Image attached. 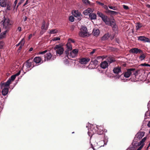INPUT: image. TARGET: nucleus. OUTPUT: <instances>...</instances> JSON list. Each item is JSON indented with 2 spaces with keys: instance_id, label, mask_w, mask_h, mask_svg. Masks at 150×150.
<instances>
[{
  "instance_id": "nucleus-27",
  "label": "nucleus",
  "mask_w": 150,
  "mask_h": 150,
  "mask_svg": "<svg viewBox=\"0 0 150 150\" xmlns=\"http://www.w3.org/2000/svg\"><path fill=\"white\" fill-rule=\"evenodd\" d=\"M110 37V35L108 33L105 34L101 38L102 40H105L108 39Z\"/></svg>"
},
{
  "instance_id": "nucleus-57",
  "label": "nucleus",
  "mask_w": 150,
  "mask_h": 150,
  "mask_svg": "<svg viewBox=\"0 0 150 150\" xmlns=\"http://www.w3.org/2000/svg\"><path fill=\"white\" fill-rule=\"evenodd\" d=\"M18 2V0H16L14 3V8L15 7Z\"/></svg>"
},
{
  "instance_id": "nucleus-30",
  "label": "nucleus",
  "mask_w": 150,
  "mask_h": 150,
  "mask_svg": "<svg viewBox=\"0 0 150 150\" xmlns=\"http://www.w3.org/2000/svg\"><path fill=\"white\" fill-rule=\"evenodd\" d=\"M107 13H108L110 14H111L115 15L117 14L118 13L117 12L115 11H111L110 10H108L107 12Z\"/></svg>"
},
{
  "instance_id": "nucleus-60",
  "label": "nucleus",
  "mask_w": 150,
  "mask_h": 150,
  "mask_svg": "<svg viewBox=\"0 0 150 150\" xmlns=\"http://www.w3.org/2000/svg\"><path fill=\"white\" fill-rule=\"evenodd\" d=\"M103 6H104V8L107 10L106 11V12H107V11L108 10V7L106 5H104Z\"/></svg>"
},
{
  "instance_id": "nucleus-25",
  "label": "nucleus",
  "mask_w": 150,
  "mask_h": 150,
  "mask_svg": "<svg viewBox=\"0 0 150 150\" xmlns=\"http://www.w3.org/2000/svg\"><path fill=\"white\" fill-rule=\"evenodd\" d=\"M143 26V24L142 23L138 22L136 24V30H139L140 28Z\"/></svg>"
},
{
  "instance_id": "nucleus-24",
  "label": "nucleus",
  "mask_w": 150,
  "mask_h": 150,
  "mask_svg": "<svg viewBox=\"0 0 150 150\" xmlns=\"http://www.w3.org/2000/svg\"><path fill=\"white\" fill-rule=\"evenodd\" d=\"M6 4L7 0H1L0 2V5L2 7H6Z\"/></svg>"
},
{
  "instance_id": "nucleus-33",
  "label": "nucleus",
  "mask_w": 150,
  "mask_h": 150,
  "mask_svg": "<svg viewBox=\"0 0 150 150\" xmlns=\"http://www.w3.org/2000/svg\"><path fill=\"white\" fill-rule=\"evenodd\" d=\"M98 143L95 142H93L91 144V147L92 149H93L94 150H95L94 147L96 146H97Z\"/></svg>"
},
{
  "instance_id": "nucleus-13",
  "label": "nucleus",
  "mask_w": 150,
  "mask_h": 150,
  "mask_svg": "<svg viewBox=\"0 0 150 150\" xmlns=\"http://www.w3.org/2000/svg\"><path fill=\"white\" fill-rule=\"evenodd\" d=\"M144 134L145 132H139L135 135V138H137L138 139H140L144 135Z\"/></svg>"
},
{
  "instance_id": "nucleus-46",
  "label": "nucleus",
  "mask_w": 150,
  "mask_h": 150,
  "mask_svg": "<svg viewBox=\"0 0 150 150\" xmlns=\"http://www.w3.org/2000/svg\"><path fill=\"white\" fill-rule=\"evenodd\" d=\"M139 58L140 59L142 60L144 59L145 58V56L144 54H142L141 55Z\"/></svg>"
},
{
  "instance_id": "nucleus-54",
  "label": "nucleus",
  "mask_w": 150,
  "mask_h": 150,
  "mask_svg": "<svg viewBox=\"0 0 150 150\" xmlns=\"http://www.w3.org/2000/svg\"><path fill=\"white\" fill-rule=\"evenodd\" d=\"M144 144H142L141 145L140 147L138 149L139 150H141V149L144 146Z\"/></svg>"
},
{
  "instance_id": "nucleus-50",
  "label": "nucleus",
  "mask_w": 150,
  "mask_h": 150,
  "mask_svg": "<svg viewBox=\"0 0 150 150\" xmlns=\"http://www.w3.org/2000/svg\"><path fill=\"white\" fill-rule=\"evenodd\" d=\"M83 14L84 15H85L86 16L89 13V12L87 11V10H86L84 11L83 12Z\"/></svg>"
},
{
  "instance_id": "nucleus-26",
  "label": "nucleus",
  "mask_w": 150,
  "mask_h": 150,
  "mask_svg": "<svg viewBox=\"0 0 150 150\" xmlns=\"http://www.w3.org/2000/svg\"><path fill=\"white\" fill-rule=\"evenodd\" d=\"M108 62L110 63L115 62V60L114 58L112 57H109L107 59Z\"/></svg>"
},
{
  "instance_id": "nucleus-6",
  "label": "nucleus",
  "mask_w": 150,
  "mask_h": 150,
  "mask_svg": "<svg viewBox=\"0 0 150 150\" xmlns=\"http://www.w3.org/2000/svg\"><path fill=\"white\" fill-rule=\"evenodd\" d=\"M87 29L85 27L82 26L80 29V31L79 33V35L81 37H84L87 36Z\"/></svg>"
},
{
  "instance_id": "nucleus-19",
  "label": "nucleus",
  "mask_w": 150,
  "mask_h": 150,
  "mask_svg": "<svg viewBox=\"0 0 150 150\" xmlns=\"http://www.w3.org/2000/svg\"><path fill=\"white\" fill-rule=\"evenodd\" d=\"M72 14L76 17L80 16L81 15V13L78 10L73 11L72 12Z\"/></svg>"
},
{
  "instance_id": "nucleus-64",
  "label": "nucleus",
  "mask_w": 150,
  "mask_h": 150,
  "mask_svg": "<svg viewBox=\"0 0 150 150\" xmlns=\"http://www.w3.org/2000/svg\"><path fill=\"white\" fill-rule=\"evenodd\" d=\"M32 34H30L29 35V37H28V38L29 39H30L32 37Z\"/></svg>"
},
{
  "instance_id": "nucleus-37",
  "label": "nucleus",
  "mask_w": 150,
  "mask_h": 150,
  "mask_svg": "<svg viewBox=\"0 0 150 150\" xmlns=\"http://www.w3.org/2000/svg\"><path fill=\"white\" fill-rule=\"evenodd\" d=\"M146 137H144L142 140L139 142V145H141L142 144H144V143L145 141L146 140Z\"/></svg>"
},
{
  "instance_id": "nucleus-61",
  "label": "nucleus",
  "mask_w": 150,
  "mask_h": 150,
  "mask_svg": "<svg viewBox=\"0 0 150 150\" xmlns=\"http://www.w3.org/2000/svg\"><path fill=\"white\" fill-rule=\"evenodd\" d=\"M18 30L19 31H21V27H19L18 28Z\"/></svg>"
},
{
  "instance_id": "nucleus-35",
  "label": "nucleus",
  "mask_w": 150,
  "mask_h": 150,
  "mask_svg": "<svg viewBox=\"0 0 150 150\" xmlns=\"http://www.w3.org/2000/svg\"><path fill=\"white\" fill-rule=\"evenodd\" d=\"M11 2H9L6 4L7 9L8 10H11Z\"/></svg>"
},
{
  "instance_id": "nucleus-41",
  "label": "nucleus",
  "mask_w": 150,
  "mask_h": 150,
  "mask_svg": "<svg viewBox=\"0 0 150 150\" xmlns=\"http://www.w3.org/2000/svg\"><path fill=\"white\" fill-rule=\"evenodd\" d=\"M97 14L99 17L101 18L104 15L102 13L100 12L99 11L97 12Z\"/></svg>"
},
{
  "instance_id": "nucleus-52",
  "label": "nucleus",
  "mask_w": 150,
  "mask_h": 150,
  "mask_svg": "<svg viewBox=\"0 0 150 150\" xmlns=\"http://www.w3.org/2000/svg\"><path fill=\"white\" fill-rule=\"evenodd\" d=\"M123 7L124 9L126 10H128L129 9V7L126 5H123Z\"/></svg>"
},
{
  "instance_id": "nucleus-15",
  "label": "nucleus",
  "mask_w": 150,
  "mask_h": 150,
  "mask_svg": "<svg viewBox=\"0 0 150 150\" xmlns=\"http://www.w3.org/2000/svg\"><path fill=\"white\" fill-rule=\"evenodd\" d=\"M101 18L106 24H109L108 21L110 19L107 16L104 15Z\"/></svg>"
},
{
  "instance_id": "nucleus-28",
  "label": "nucleus",
  "mask_w": 150,
  "mask_h": 150,
  "mask_svg": "<svg viewBox=\"0 0 150 150\" xmlns=\"http://www.w3.org/2000/svg\"><path fill=\"white\" fill-rule=\"evenodd\" d=\"M8 31V30H6L4 32L1 33L0 35V40L5 37L6 33Z\"/></svg>"
},
{
  "instance_id": "nucleus-63",
  "label": "nucleus",
  "mask_w": 150,
  "mask_h": 150,
  "mask_svg": "<svg viewBox=\"0 0 150 150\" xmlns=\"http://www.w3.org/2000/svg\"><path fill=\"white\" fill-rule=\"evenodd\" d=\"M28 4V0H27L26 2L23 4V6H25Z\"/></svg>"
},
{
  "instance_id": "nucleus-8",
  "label": "nucleus",
  "mask_w": 150,
  "mask_h": 150,
  "mask_svg": "<svg viewBox=\"0 0 150 150\" xmlns=\"http://www.w3.org/2000/svg\"><path fill=\"white\" fill-rule=\"evenodd\" d=\"M78 52L79 50L78 49H74L70 52L69 55L72 58L75 57L77 56Z\"/></svg>"
},
{
  "instance_id": "nucleus-12",
  "label": "nucleus",
  "mask_w": 150,
  "mask_h": 150,
  "mask_svg": "<svg viewBox=\"0 0 150 150\" xmlns=\"http://www.w3.org/2000/svg\"><path fill=\"white\" fill-rule=\"evenodd\" d=\"M90 60L88 58H82L79 60V62L81 64H86Z\"/></svg>"
},
{
  "instance_id": "nucleus-42",
  "label": "nucleus",
  "mask_w": 150,
  "mask_h": 150,
  "mask_svg": "<svg viewBox=\"0 0 150 150\" xmlns=\"http://www.w3.org/2000/svg\"><path fill=\"white\" fill-rule=\"evenodd\" d=\"M74 18L72 16H71L69 17V20L71 22H73L74 21Z\"/></svg>"
},
{
  "instance_id": "nucleus-2",
  "label": "nucleus",
  "mask_w": 150,
  "mask_h": 150,
  "mask_svg": "<svg viewBox=\"0 0 150 150\" xmlns=\"http://www.w3.org/2000/svg\"><path fill=\"white\" fill-rule=\"evenodd\" d=\"M10 21V20L9 18H7L4 16V19L2 21V22H3V28L8 30L12 24Z\"/></svg>"
},
{
  "instance_id": "nucleus-43",
  "label": "nucleus",
  "mask_w": 150,
  "mask_h": 150,
  "mask_svg": "<svg viewBox=\"0 0 150 150\" xmlns=\"http://www.w3.org/2000/svg\"><path fill=\"white\" fill-rule=\"evenodd\" d=\"M16 76L14 74V75H12L11 76V79H10L11 80V82L12 81H13L16 78Z\"/></svg>"
},
{
  "instance_id": "nucleus-1",
  "label": "nucleus",
  "mask_w": 150,
  "mask_h": 150,
  "mask_svg": "<svg viewBox=\"0 0 150 150\" xmlns=\"http://www.w3.org/2000/svg\"><path fill=\"white\" fill-rule=\"evenodd\" d=\"M44 55V58L45 61H52L54 60L56 58V56L55 55H52V54L50 52H47V50H45L43 51H40L39 52V54Z\"/></svg>"
},
{
  "instance_id": "nucleus-3",
  "label": "nucleus",
  "mask_w": 150,
  "mask_h": 150,
  "mask_svg": "<svg viewBox=\"0 0 150 150\" xmlns=\"http://www.w3.org/2000/svg\"><path fill=\"white\" fill-rule=\"evenodd\" d=\"M34 67V63L33 62H30V60H27L24 64L23 68L25 69L26 71H28L31 70Z\"/></svg>"
},
{
  "instance_id": "nucleus-17",
  "label": "nucleus",
  "mask_w": 150,
  "mask_h": 150,
  "mask_svg": "<svg viewBox=\"0 0 150 150\" xmlns=\"http://www.w3.org/2000/svg\"><path fill=\"white\" fill-rule=\"evenodd\" d=\"M113 71L114 73L118 74L119 73L121 72V67L119 66L115 67L113 69Z\"/></svg>"
},
{
  "instance_id": "nucleus-48",
  "label": "nucleus",
  "mask_w": 150,
  "mask_h": 150,
  "mask_svg": "<svg viewBox=\"0 0 150 150\" xmlns=\"http://www.w3.org/2000/svg\"><path fill=\"white\" fill-rule=\"evenodd\" d=\"M86 10H87V11L89 12V13H90L93 12V10L90 8H88L86 9Z\"/></svg>"
},
{
  "instance_id": "nucleus-62",
  "label": "nucleus",
  "mask_w": 150,
  "mask_h": 150,
  "mask_svg": "<svg viewBox=\"0 0 150 150\" xmlns=\"http://www.w3.org/2000/svg\"><path fill=\"white\" fill-rule=\"evenodd\" d=\"M97 59H102V57L101 56H99L97 57Z\"/></svg>"
},
{
  "instance_id": "nucleus-44",
  "label": "nucleus",
  "mask_w": 150,
  "mask_h": 150,
  "mask_svg": "<svg viewBox=\"0 0 150 150\" xmlns=\"http://www.w3.org/2000/svg\"><path fill=\"white\" fill-rule=\"evenodd\" d=\"M69 51L70 50H69L68 49H67L65 51V53L67 57H70V56L69 55L70 53H69Z\"/></svg>"
},
{
  "instance_id": "nucleus-39",
  "label": "nucleus",
  "mask_w": 150,
  "mask_h": 150,
  "mask_svg": "<svg viewBox=\"0 0 150 150\" xmlns=\"http://www.w3.org/2000/svg\"><path fill=\"white\" fill-rule=\"evenodd\" d=\"M25 40L24 39H23L21 40L19 42L20 43V45H21V46H23L25 43Z\"/></svg>"
},
{
  "instance_id": "nucleus-56",
  "label": "nucleus",
  "mask_w": 150,
  "mask_h": 150,
  "mask_svg": "<svg viewBox=\"0 0 150 150\" xmlns=\"http://www.w3.org/2000/svg\"><path fill=\"white\" fill-rule=\"evenodd\" d=\"M96 50L95 49H93V51L90 53V55H92L95 53L96 52Z\"/></svg>"
},
{
  "instance_id": "nucleus-47",
  "label": "nucleus",
  "mask_w": 150,
  "mask_h": 150,
  "mask_svg": "<svg viewBox=\"0 0 150 150\" xmlns=\"http://www.w3.org/2000/svg\"><path fill=\"white\" fill-rule=\"evenodd\" d=\"M60 40V38L59 37H54L52 39V40L53 41H56L57 40Z\"/></svg>"
},
{
  "instance_id": "nucleus-34",
  "label": "nucleus",
  "mask_w": 150,
  "mask_h": 150,
  "mask_svg": "<svg viewBox=\"0 0 150 150\" xmlns=\"http://www.w3.org/2000/svg\"><path fill=\"white\" fill-rule=\"evenodd\" d=\"M132 144L133 146H137L140 145H139V143L138 141L135 142L134 141H133V142L132 143Z\"/></svg>"
},
{
  "instance_id": "nucleus-14",
  "label": "nucleus",
  "mask_w": 150,
  "mask_h": 150,
  "mask_svg": "<svg viewBox=\"0 0 150 150\" xmlns=\"http://www.w3.org/2000/svg\"><path fill=\"white\" fill-rule=\"evenodd\" d=\"M108 63L106 61H104L101 62L100 64V67L103 69H105L108 67Z\"/></svg>"
},
{
  "instance_id": "nucleus-38",
  "label": "nucleus",
  "mask_w": 150,
  "mask_h": 150,
  "mask_svg": "<svg viewBox=\"0 0 150 150\" xmlns=\"http://www.w3.org/2000/svg\"><path fill=\"white\" fill-rule=\"evenodd\" d=\"M98 61L97 59H95L93 61L92 60L91 62L94 65H96L98 64V62H99Z\"/></svg>"
},
{
  "instance_id": "nucleus-58",
  "label": "nucleus",
  "mask_w": 150,
  "mask_h": 150,
  "mask_svg": "<svg viewBox=\"0 0 150 150\" xmlns=\"http://www.w3.org/2000/svg\"><path fill=\"white\" fill-rule=\"evenodd\" d=\"M109 8L110 9H113V10H115V7H113V6H109Z\"/></svg>"
},
{
  "instance_id": "nucleus-29",
  "label": "nucleus",
  "mask_w": 150,
  "mask_h": 150,
  "mask_svg": "<svg viewBox=\"0 0 150 150\" xmlns=\"http://www.w3.org/2000/svg\"><path fill=\"white\" fill-rule=\"evenodd\" d=\"M131 73L133 74L134 75L136 76L138 74V71L137 70H136L134 68H131Z\"/></svg>"
},
{
  "instance_id": "nucleus-20",
  "label": "nucleus",
  "mask_w": 150,
  "mask_h": 150,
  "mask_svg": "<svg viewBox=\"0 0 150 150\" xmlns=\"http://www.w3.org/2000/svg\"><path fill=\"white\" fill-rule=\"evenodd\" d=\"M98 130H97V133L99 135H101L103 134L104 132L103 129H101V127L98 126Z\"/></svg>"
},
{
  "instance_id": "nucleus-5",
  "label": "nucleus",
  "mask_w": 150,
  "mask_h": 150,
  "mask_svg": "<svg viewBox=\"0 0 150 150\" xmlns=\"http://www.w3.org/2000/svg\"><path fill=\"white\" fill-rule=\"evenodd\" d=\"M97 130L98 127L97 126H92L88 130V134L89 136L91 137V138L93 134L97 133Z\"/></svg>"
},
{
  "instance_id": "nucleus-10",
  "label": "nucleus",
  "mask_w": 150,
  "mask_h": 150,
  "mask_svg": "<svg viewBox=\"0 0 150 150\" xmlns=\"http://www.w3.org/2000/svg\"><path fill=\"white\" fill-rule=\"evenodd\" d=\"M129 52L136 54L141 53L142 52V50L136 48H134L131 49L129 50Z\"/></svg>"
},
{
  "instance_id": "nucleus-32",
  "label": "nucleus",
  "mask_w": 150,
  "mask_h": 150,
  "mask_svg": "<svg viewBox=\"0 0 150 150\" xmlns=\"http://www.w3.org/2000/svg\"><path fill=\"white\" fill-rule=\"evenodd\" d=\"M93 35L94 36H98L99 35L100 32L99 30L98 29L93 30Z\"/></svg>"
},
{
  "instance_id": "nucleus-31",
  "label": "nucleus",
  "mask_w": 150,
  "mask_h": 150,
  "mask_svg": "<svg viewBox=\"0 0 150 150\" xmlns=\"http://www.w3.org/2000/svg\"><path fill=\"white\" fill-rule=\"evenodd\" d=\"M66 46L67 49L69 50H72V45L70 43L68 42L66 44Z\"/></svg>"
},
{
  "instance_id": "nucleus-51",
  "label": "nucleus",
  "mask_w": 150,
  "mask_h": 150,
  "mask_svg": "<svg viewBox=\"0 0 150 150\" xmlns=\"http://www.w3.org/2000/svg\"><path fill=\"white\" fill-rule=\"evenodd\" d=\"M141 65L143 66L150 67V64L146 63L142 64Z\"/></svg>"
},
{
  "instance_id": "nucleus-9",
  "label": "nucleus",
  "mask_w": 150,
  "mask_h": 150,
  "mask_svg": "<svg viewBox=\"0 0 150 150\" xmlns=\"http://www.w3.org/2000/svg\"><path fill=\"white\" fill-rule=\"evenodd\" d=\"M137 38L138 40L143 41L144 42H150L149 39L145 36H141L138 37Z\"/></svg>"
},
{
  "instance_id": "nucleus-22",
  "label": "nucleus",
  "mask_w": 150,
  "mask_h": 150,
  "mask_svg": "<svg viewBox=\"0 0 150 150\" xmlns=\"http://www.w3.org/2000/svg\"><path fill=\"white\" fill-rule=\"evenodd\" d=\"M46 22L45 21H43L42 23V25L41 26V29L42 30H46L47 29L48 25H45Z\"/></svg>"
},
{
  "instance_id": "nucleus-59",
  "label": "nucleus",
  "mask_w": 150,
  "mask_h": 150,
  "mask_svg": "<svg viewBox=\"0 0 150 150\" xmlns=\"http://www.w3.org/2000/svg\"><path fill=\"white\" fill-rule=\"evenodd\" d=\"M20 73H21V71H18V72L15 75L16 76H18L20 74Z\"/></svg>"
},
{
  "instance_id": "nucleus-53",
  "label": "nucleus",
  "mask_w": 150,
  "mask_h": 150,
  "mask_svg": "<svg viewBox=\"0 0 150 150\" xmlns=\"http://www.w3.org/2000/svg\"><path fill=\"white\" fill-rule=\"evenodd\" d=\"M23 1H22V0H21L20 1H19V2L18 3V5L16 7V9L18 8L19 6L23 2Z\"/></svg>"
},
{
  "instance_id": "nucleus-18",
  "label": "nucleus",
  "mask_w": 150,
  "mask_h": 150,
  "mask_svg": "<svg viewBox=\"0 0 150 150\" xmlns=\"http://www.w3.org/2000/svg\"><path fill=\"white\" fill-rule=\"evenodd\" d=\"M109 24H106L108 25H110L112 26L113 28H116V24L114 21V20L110 21V19L108 21Z\"/></svg>"
},
{
  "instance_id": "nucleus-40",
  "label": "nucleus",
  "mask_w": 150,
  "mask_h": 150,
  "mask_svg": "<svg viewBox=\"0 0 150 150\" xmlns=\"http://www.w3.org/2000/svg\"><path fill=\"white\" fill-rule=\"evenodd\" d=\"M57 31L56 30H50V34H56L57 33Z\"/></svg>"
},
{
  "instance_id": "nucleus-11",
  "label": "nucleus",
  "mask_w": 150,
  "mask_h": 150,
  "mask_svg": "<svg viewBox=\"0 0 150 150\" xmlns=\"http://www.w3.org/2000/svg\"><path fill=\"white\" fill-rule=\"evenodd\" d=\"M43 58L42 57H36L34 58L33 61L36 64L42 63L43 62Z\"/></svg>"
},
{
  "instance_id": "nucleus-49",
  "label": "nucleus",
  "mask_w": 150,
  "mask_h": 150,
  "mask_svg": "<svg viewBox=\"0 0 150 150\" xmlns=\"http://www.w3.org/2000/svg\"><path fill=\"white\" fill-rule=\"evenodd\" d=\"M68 42H69L71 43V42H72L73 43H74L75 42V41L70 38L68 40Z\"/></svg>"
},
{
  "instance_id": "nucleus-21",
  "label": "nucleus",
  "mask_w": 150,
  "mask_h": 150,
  "mask_svg": "<svg viewBox=\"0 0 150 150\" xmlns=\"http://www.w3.org/2000/svg\"><path fill=\"white\" fill-rule=\"evenodd\" d=\"M8 89V88H4L2 89V93L3 95L5 96L8 94L9 90Z\"/></svg>"
},
{
  "instance_id": "nucleus-55",
  "label": "nucleus",
  "mask_w": 150,
  "mask_h": 150,
  "mask_svg": "<svg viewBox=\"0 0 150 150\" xmlns=\"http://www.w3.org/2000/svg\"><path fill=\"white\" fill-rule=\"evenodd\" d=\"M96 2L99 5H101V6H103V5H104V4L103 3H102L101 2H100V1H97Z\"/></svg>"
},
{
  "instance_id": "nucleus-7",
  "label": "nucleus",
  "mask_w": 150,
  "mask_h": 150,
  "mask_svg": "<svg viewBox=\"0 0 150 150\" xmlns=\"http://www.w3.org/2000/svg\"><path fill=\"white\" fill-rule=\"evenodd\" d=\"M11 83V80L8 79L5 83L1 82L0 84V88L1 89H3L4 88H9V86Z\"/></svg>"
},
{
  "instance_id": "nucleus-23",
  "label": "nucleus",
  "mask_w": 150,
  "mask_h": 150,
  "mask_svg": "<svg viewBox=\"0 0 150 150\" xmlns=\"http://www.w3.org/2000/svg\"><path fill=\"white\" fill-rule=\"evenodd\" d=\"M89 16V18L91 20H95L96 19V15L95 13H90Z\"/></svg>"
},
{
  "instance_id": "nucleus-45",
  "label": "nucleus",
  "mask_w": 150,
  "mask_h": 150,
  "mask_svg": "<svg viewBox=\"0 0 150 150\" xmlns=\"http://www.w3.org/2000/svg\"><path fill=\"white\" fill-rule=\"evenodd\" d=\"M4 43L3 42L1 41H0V49H2L4 45Z\"/></svg>"
},
{
  "instance_id": "nucleus-16",
  "label": "nucleus",
  "mask_w": 150,
  "mask_h": 150,
  "mask_svg": "<svg viewBox=\"0 0 150 150\" xmlns=\"http://www.w3.org/2000/svg\"><path fill=\"white\" fill-rule=\"evenodd\" d=\"M131 74V69H127V71L124 73V76L126 78H128Z\"/></svg>"
},
{
  "instance_id": "nucleus-4",
  "label": "nucleus",
  "mask_w": 150,
  "mask_h": 150,
  "mask_svg": "<svg viewBox=\"0 0 150 150\" xmlns=\"http://www.w3.org/2000/svg\"><path fill=\"white\" fill-rule=\"evenodd\" d=\"M54 49L56 51L57 54L59 55H62L64 51V48L61 45H56L54 47Z\"/></svg>"
},
{
  "instance_id": "nucleus-36",
  "label": "nucleus",
  "mask_w": 150,
  "mask_h": 150,
  "mask_svg": "<svg viewBox=\"0 0 150 150\" xmlns=\"http://www.w3.org/2000/svg\"><path fill=\"white\" fill-rule=\"evenodd\" d=\"M82 1L83 3L86 5H90V2L88 0H82Z\"/></svg>"
}]
</instances>
